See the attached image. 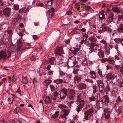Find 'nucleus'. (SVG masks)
Here are the masks:
<instances>
[{
  "label": "nucleus",
  "mask_w": 123,
  "mask_h": 123,
  "mask_svg": "<svg viewBox=\"0 0 123 123\" xmlns=\"http://www.w3.org/2000/svg\"><path fill=\"white\" fill-rule=\"evenodd\" d=\"M86 85L83 83H80L78 85V88L80 90H82L83 89H86Z\"/></svg>",
  "instance_id": "obj_17"
},
{
  "label": "nucleus",
  "mask_w": 123,
  "mask_h": 123,
  "mask_svg": "<svg viewBox=\"0 0 123 123\" xmlns=\"http://www.w3.org/2000/svg\"><path fill=\"white\" fill-rule=\"evenodd\" d=\"M108 16L106 20V24H108L113 21V18L114 16V14L112 13L110 10L108 9L105 11L104 12L103 11H101L99 14V17L100 19L102 20L105 18V14Z\"/></svg>",
  "instance_id": "obj_2"
},
{
  "label": "nucleus",
  "mask_w": 123,
  "mask_h": 123,
  "mask_svg": "<svg viewBox=\"0 0 123 123\" xmlns=\"http://www.w3.org/2000/svg\"><path fill=\"white\" fill-rule=\"evenodd\" d=\"M50 87L51 91H54L55 89V87L53 85H50Z\"/></svg>",
  "instance_id": "obj_50"
},
{
  "label": "nucleus",
  "mask_w": 123,
  "mask_h": 123,
  "mask_svg": "<svg viewBox=\"0 0 123 123\" xmlns=\"http://www.w3.org/2000/svg\"><path fill=\"white\" fill-rule=\"evenodd\" d=\"M12 32L11 30L5 31L4 35V37L8 39H11L12 35Z\"/></svg>",
  "instance_id": "obj_12"
},
{
  "label": "nucleus",
  "mask_w": 123,
  "mask_h": 123,
  "mask_svg": "<svg viewBox=\"0 0 123 123\" xmlns=\"http://www.w3.org/2000/svg\"><path fill=\"white\" fill-rule=\"evenodd\" d=\"M82 64L84 66H86L88 65V63L86 61H84L82 62Z\"/></svg>",
  "instance_id": "obj_51"
},
{
  "label": "nucleus",
  "mask_w": 123,
  "mask_h": 123,
  "mask_svg": "<svg viewBox=\"0 0 123 123\" xmlns=\"http://www.w3.org/2000/svg\"><path fill=\"white\" fill-rule=\"evenodd\" d=\"M107 61L109 63L112 65L114 64L115 63L114 58L111 56L109 57L108 58Z\"/></svg>",
  "instance_id": "obj_19"
},
{
  "label": "nucleus",
  "mask_w": 123,
  "mask_h": 123,
  "mask_svg": "<svg viewBox=\"0 0 123 123\" xmlns=\"http://www.w3.org/2000/svg\"><path fill=\"white\" fill-rule=\"evenodd\" d=\"M99 45H95L93 43H92L90 46L89 49L91 52H94L95 50L98 49Z\"/></svg>",
  "instance_id": "obj_10"
},
{
  "label": "nucleus",
  "mask_w": 123,
  "mask_h": 123,
  "mask_svg": "<svg viewBox=\"0 0 123 123\" xmlns=\"http://www.w3.org/2000/svg\"><path fill=\"white\" fill-rule=\"evenodd\" d=\"M105 53L107 55H109L110 54V49H108L106 47H105Z\"/></svg>",
  "instance_id": "obj_37"
},
{
  "label": "nucleus",
  "mask_w": 123,
  "mask_h": 123,
  "mask_svg": "<svg viewBox=\"0 0 123 123\" xmlns=\"http://www.w3.org/2000/svg\"><path fill=\"white\" fill-rule=\"evenodd\" d=\"M105 47H106L107 48H108L109 49H112L113 47V45H105Z\"/></svg>",
  "instance_id": "obj_53"
},
{
  "label": "nucleus",
  "mask_w": 123,
  "mask_h": 123,
  "mask_svg": "<svg viewBox=\"0 0 123 123\" xmlns=\"http://www.w3.org/2000/svg\"><path fill=\"white\" fill-rule=\"evenodd\" d=\"M104 102H103V100L102 99L98 100L97 101L96 105L98 106L100 108L102 107L103 105V103Z\"/></svg>",
  "instance_id": "obj_20"
},
{
  "label": "nucleus",
  "mask_w": 123,
  "mask_h": 123,
  "mask_svg": "<svg viewBox=\"0 0 123 123\" xmlns=\"http://www.w3.org/2000/svg\"><path fill=\"white\" fill-rule=\"evenodd\" d=\"M118 20L120 21L123 20V15H119L118 16Z\"/></svg>",
  "instance_id": "obj_47"
},
{
  "label": "nucleus",
  "mask_w": 123,
  "mask_h": 123,
  "mask_svg": "<svg viewBox=\"0 0 123 123\" xmlns=\"http://www.w3.org/2000/svg\"><path fill=\"white\" fill-rule=\"evenodd\" d=\"M93 93H95L96 92L98 91V89L97 87L95 85H94L93 87Z\"/></svg>",
  "instance_id": "obj_36"
},
{
  "label": "nucleus",
  "mask_w": 123,
  "mask_h": 123,
  "mask_svg": "<svg viewBox=\"0 0 123 123\" xmlns=\"http://www.w3.org/2000/svg\"><path fill=\"white\" fill-rule=\"evenodd\" d=\"M79 50V48H76L73 51L72 53L74 54V55H76L77 54V53Z\"/></svg>",
  "instance_id": "obj_34"
},
{
  "label": "nucleus",
  "mask_w": 123,
  "mask_h": 123,
  "mask_svg": "<svg viewBox=\"0 0 123 123\" xmlns=\"http://www.w3.org/2000/svg\"><path fill=\"white\" fill-rule=\"evenodd\" d=\"M76 58L75 57H72L71 58H70L69 60H71V59H74V60L73 61V62L74 63V65H75V64H76L77 63V61H76Z\"/></svg>",
  "instance_id": "obj_42"
},
{
  "label": "nucleus",
  "mask_w": 123,
  "mask_h": 123,
  "mask_svg": "<svg viewBox=\"0 0 123 123\" xmlns=\"http://www.w3.org/2000/svg\"><path fill=\"white\" fill-rule=\"evenodd\" d=\"M112 9L114 12L117 13L118 14L120 12V8L118 7H113Z\"/></svg>",
  "instance_id": "obj_24"
},
{
  "label": "nucleus",
  "mask_w": 123,
  "mask_h": 123,
  "mask_svg": "<svg viewBox=\"0 0 123 123\" xmlns=\"http://www.w3.org/2000/svg\"><path fill=\"white\" fill-rule=\"evenodd\" d=\"M123 105V102L121 100L120 96H119L116 100L115 105L121 106H122Z\"/></svg>",
  "instance_id": "obj_16"
},
{
  "label": "nucleus",
  "mask_w": 123,
  "mask_h": 123,
  "mask_svg": "<svg viewBox=\"0 0 123 123\" xmlns=\"http://www.w3.org/2000/svg\"><path fill=\"white\" fill-rule=\"evenodd\" d=\"M81 80L80 77L78 76H76L74 79V80L75 83H77L80 81Z\"/></svg>",
  "instance_id": "obj_28"
},
{
  "label": "nucleus",
  "mask_w": 123,
  "mask_h": 123,
  "mask_svg": "<svg viewBox=\"0 0 123 123\" xmlns=\"http://www.w3.org/2000/svg\"><path fill=\"white\" fill-rule=\"evenodd\" d=\"M117 30L118 32L121 33H123V24H121L118 26Z\"/></svg>",
  "instance_id": "obj_22"
},
{
  "label": "nucleus",
  "mask_w": 123,
  "mask_h": 123,
  "mask_svg": "<svg viewBox=\"0 0 123 123\" xmlns=\"http://www.w3.org/2000/svg\"><path fill=\"white\" fill-rule=\"evenodd\" d=\"M55 55H59L61 56H63L62 55L64 54L62 47H57L56 50L55 51Z\"/></svg>",
  "instance_id": "obj_5"
},
{
  "label": "nucleus",
  "mask_w": 123,
  "mask_h": 123,
  "mask_svg": "<svg viewBox=\"0 0 123 123\" xmlns=\"http://www.w3.org/2000/svg\"><path fill=\"white\" fill-rule=\"evenodd\" d=\"M114 40L117 43H121L123 41V40L121 38H117L114 39Z\"/></svg>",
  "instance_id": "obj_31"
},
{
  "label": "nucleus",
  "mask_w": 123,
  "mask_h": 123,
  "mask_svg": "<svg viewBox=\"0 0 123 123\" xmlns=\"http://www.w3.org/2000/svg\"><path fill=\"white\" fill-rule=\"evenodd\" d=\"M68 89L64 88L61 91L60 94V98L62 99L65 98L68 95Z\"/></svg>",
  "instance_id": "obj_6"
},
{
  "label": "nucleus",
  "mask_w": 123,
  "mask_h": 123,
  "mask_svg": "<svg viewBox=\"0 0 123 123\" xmlns=\"http://www.w3.org/2000/svg\"><path fill=\"white\" fill-rule=\"evenodd\" d=\"M68 95L70 99L72 100L74 99L75 94V91L74 90L68 89Z\"/></svg>",
  "instance_id": "obj_11"
},
{
  "label": "nucleus",
  "mask_w": 123,
  "mask_h": 123,
  "mask_svg": "<svg viewBox=\"0 0 123 123\" xmlns=\"http://www.w3.org/2000/svg\"><path fill=\"white\" fill-rule=\"evenodd\" d=\"M17 50L18 51L20 49L22 45V43L21 40L19 39L17 42Z\"/></svg>",
  "instance_id": "obj_18"
},
{
  "label": "nucleus",
  "mask_w": 123,
  "mask_h": 123,
  "mask_svg": "<svg viewBox=\"0 0 123 123\" xmlns=\"http://www.w3.org/2000/svg\"><path fill=\"white\" fill-rule=\"evenodd\" d=\"M54 94L55 96L57 97L59 95V94L57 92H55L54 93Z\"/></svg>",
  "instance_id": "obj_63"
},
{
  "label": "nucleus",
  "mask_w": 123,
  "mask_h": 123,
  "mask_svg": "<svg viewBox=\"0 0 123 123\" xmlns=\"http://www.w3.org/2000/svg\"><path fill=\"white\" fill-rule=\"evenodd\" d=\"M8 79L9 80V82L12 83L15 82V79L14 78V76H13L12 77H8Z\"/></svg>",
  "instance_id": "obj_27"
},
{
  "label": "nucleus",
  "mask_w": 123,
  "mask_h": 123,
  "mask_svg": "<svg viewBox=\"0 0 123 123\" xmlns=\"http://www.w3.org/2000/svg\"><path fill=\"white\" fill-rule=\"evenodd\" d=\"M105 118L106 119L110 118V115L112 112L111 110L108 108H105L104 110Z\"/></svg>",
  "instance_id": "obj_4"
},
{
  "label": "nucleus",
  "mask_w": 123,
  "mask_h": 123,
  "mask_svg": "<svg viewBox=\"0 0 123 123\" xmlns=\"http://www.w3.org/2000/svg\"><path fill=\"white\" fill-rule=\"evenodd\" d=\"M66 15H68L70 16H71L72 14V12H71V11H68L66 14Z\"/></svg>",
  "instance_id": "obj_55"
},
{
  "label": "nucleus",
  "mask_w": 123,
  "mask_h": 123,
  "mask_svg": "<svg viewBox=\"0 0 123 123\" xmlns=\"http://www.w3.org/2000/svg\"><path fill=\"white\" fill-rule=\"evenodd\" d=\"M77 101L79 102H80V100H82L81 95L80 94L78 95L77 97Z\"/></svg>",
  "instance_id": "obj_40"
},
{
  "label": "nucleus",
  "mask_w": 123,
  "mask_h": 123,
  "mask_svg": "<svg viewBox=\"0 0 123 123\" xmlns=\"http://www.w3.org/2000/svg\"><path fill=\"white\" fill-rule=\"evenodd\" d=\"M89 99L90 101H95L96 100V98L94 96H92L89 98Z\"/></svg>",
  "instance_id": "obj_45"
},
{
  "label": "nucleus",
  "mask_w": 123,
  "mask_h": 123,
  "mask_svg": "<svg viewBox=\"0 0 123 123\" xmlns=\"http://www.w3.org/2000/svg\"><path fill=\"white\" fill-rule=\"evenodd\" d=\"M109 98L107 95H105L104 97L103 98L101 99L103 100V102L104 101L105 102V103H108L109 102Z\"/></svg>",
  "instance_id": "obj_25"
},
{
  "label": "nucleus",
  "mask_w": 123,
  "mask_h": 123,
  "mask_svg": "<svg viewBox=\"0 0 123 123\" xmlns=\"http://www.w3.org/2000/svg\"><path fill=\"white\" fill-rule=\"evenodd\" d=\"M88 39L91 41L93 42H95L97 41L96 39L94 37L92 36L89 38Z\"/></svg>",
  "instance_id": "obj_33"
},
{
  "label": "nucleus",
  "mask_w": 123,
  "mask_h": 123,
  "mask_svg": "<svg viewBox=\"0 0 123 123\" xmlns=\"http://www.w3.org/2000/svg\"><path fill=\"white\" fill-rule=\"evenodd\" d=\"M48 74L49 75H52L53 72L52 71H50L48 72Z\"/></svg>",
  "instance_id": "obj_60"
},
{
  "label": "nucleus",
  "mask_w": 123,
  "mask_h": 123,
  "mask_svg": "<svg viewBox=\"0 0 123 123\" xmlns=\"http://www.w3.org/2000/svg\"><path fill=\"white\" fill-rule=\"evenodd\" d=\"M107 24L104 23L102 25V30L105 31L111 32V29L107 25Z\"/></svg>",
  "instance_id": "obj_14"
},
{
  "label": "nucleus",
  "mask_w": 123,
  "mask_h": 123,
  "mask_svg": "<svg viewBox=\"0 0 123 123\" xmlns=\"http://www.w3.org/2000/svg\"><path fill=\"white\" fill-rule=\"evenodd\" d=\"M119 83L120 84V87H123V81L122 82H119Z\"/></svg>",
  "instance_id": "obj_64"
},
{
  "label": "nucleus",
  "mask_w": 123,
  "mask_h": 123,
  "mask_svg": "<svg viewBox=\"0 0 123 123\" xmlns=\"http://www.w3.org/2000/svg\"><path fill=\"white\" fill-rule=\"evenodd\" d=\"M59 106L60 108L62 109L66 108H67L66 105L61 104H59Z\"/></svg>",
  "instance_id": "obj_44"
},
{
  "label": "nucleus",
  "mask_w": 123,
  "mask_h": 123,
  "mask_svg": "<svg viewBox=\"0 0 123 123\" xmlns=\"http://www.w3.org/2000/svg\"><path fill=\"white\" fill-rule=\"evenodd\" d=\"M56 59L54 57H52L49 59L48 60H46V62L47 64H49L50 65H53Z\"/></svg>",
  "instance_id": "obj_15"
},
{
  "label": "nucleus",
  "mask_w": 123,
  "mask_h": 123,
  "mask_svg": "<svg viewBox=\"0 0 123 123\" xmlns=\"http://www.w3.org/2000/svg\"><path fill=\"white\" fill-rule=\"evenodd\" d=\"M114 76L111 73H109L107 76V78L108 79L112 80Z\"/></svg>",
  "instance_id": "obj_32"
},
{
  "label": "nucleus",
  "mask_w": 123,
  "mask_h": 123,
  "mask_svg": "<svg viewBox=\"0 0 123 123\" xmlns=\"http://www.w3.org/2000/svg\"><path fill=\"white\" fill-rule=\"evenodd\" d=\"M15 50L12 49L11 50H9L7 52V55L6 52L4 51H2L0 53V58H5L6 57L8 58H9L11 57V55L12 54H14L15 53Z\"/></svg>",
  "instance_id": "obj_3"
},
{
  "label": "nucleus",
  "mask_w": 123,
  "mask_h": 123,
  "mask_svg": "<svg viewBox=\"0 0 123 123\" xmlns=\"http://www.w3.org/2000/svg\"><path fill=\"white\" fill-rule=\"evenodd\" d=\"M79 67L78 65H76L74 67V70L73 71V73L74 74H76L78 73V72L79 70L78 68Z\"/></svg>",
  "instance_id": "obj_29"
},
{
  "label": "nucleus",
  "mask_w": 123,
  "mask_h": 123,
  "mask_svg": "<svg viewBox=\"0 0 123 123\" xmlns=\"http://www.w3.org/2000/svg\"><path fill=\"white\" fill-rule=\"evenodd\" d=\"M120 72L123 74V66H121L120 68Z\"/></svg>",
  "instance_id": "obj_58"
},
{
  "label": "nucleus",
  "mask_w": 123,
  "mask_h": 123,
  "mask_svg": "<svg viewBox=\"0 0 123 123\" xmlns=\"http://www.w3.org/2000/svg\"><path fill=\"white\" fill-rule=\"evenodd\" d=\"M68 78L67 77H64L63 80L62 79H59L56 80L55 81H54L57 84H59L61 83H67V80Z\"/></svg>",
  "instance_id": "obj_13"
},
{
  "label": "nucleus",
  "mask_w": 123,
  "mask_h": 123,
  "mask_svg": "<svg viewBox=\"0 0 123 123\" xmlns=\"http://www.w3.org/2000/svg\"><path fill=\"white\" fill-rule=\"evenodd\" d=\"M28 80L25 78H23L22 80V82L23 83L26 84L28 82Z\"/></svg>",
  "instance_id": "obj_41"
},
{
  "label": "nucleus",
  "mask_w": 123,
  "mask_h": 123,
  "mask_svg": "<svg viewBox=\"0 0 123 123\" xmlns=\"http://www.w3.org/2000/svg\"><path fill=\"white\" fill-rule=\"evenodd\" d=\"M101 42L105 45L106 44V41L104 40H102L101 41Z\"/></svg>",
  "instance_id": "obj_59"
},
{
  "label": "nucleus",
  "mask_w": 123,
  "mask_h": 123,
  "mask_svg": "<svg viewBox=\"0 0 123 123\" xmlns=\"http://www.w3.org/2000/svg\"><path fill=\"white\" fill-rule=\"evenodd\" d=\"M85 6L83 5L82 4H81L80 5V8L81 10H82V9L84 8H85Z\"/></svg>",
  "instance_id": "obj_61"
},
{
  "label": "nucleus",
  "mask_w": 123,
  "mask_h": 123,
  "mask_svg": "<svg viewBox=\"0 0 123 123\" xmlns=\"http://www.w3.org/2000/svg\"><path fill=\"white\" fill-rule=\"evenodd\" d=\"M77 108V111L78 113L80 111V109L83 108L84 109H87L88 110L84 112L85 116L83 118L84 121L88 120L89 118L92 119L93 118V114L94 111L93 105L90 102H86L85 103L83 100H80Z\"/></svg>",
  "instance_id": "obj_1"
},
{
  "label": "nucleus",
  "mask_w": 123,
  "mask_h": 123,
  "mask_svg": "<svg viewBox=\"0 0 123 123\" xmlns=\"http://www.w3.org/2000/svg\"><path fill=\"white\" fill-rule=\"evenodd\" d=\"M117 76H114L112 80H111L112 81V83L113 84H115V83L116 82L117 80Z\"/></svg>",
  "instance_id": "obj_46"
},
{
  "label": "nucleus",
  "mask_w": 123,
  "mask_h": 123,
  "mask_svg": "<svg viewBox=\"0 0 123 123\" xmlns=\"http://www.w3.org/2000/svg\"><path fill=\"white\" fill-rule=\"evenodd\" d=\"M25 9L24 8H22L20 9L19 11V12L20 13H22L25 11Z\"/></svg>",
  "instance_id": "obj_54"
},
{
  "label": "nucleus",
  "mask_w": 123,
  "mask_h": 123,
  "mask_svg": "<svg viewBox=\"0 0 123 123\" xmlns=\"http://www.w3.org/2000/svg\"><path fill=\"white\" fill-rule=\"evenodd\" d=\"M14 20L18 23H19L21 22V19L20 18H17Z\"/></svg>",
  "instance_id": "obj_49"
},
{
  "label": "nucleus",
  "mask_w": 123,
  "mask_h": 123,
  "mask_svg": "<svg viewBox=\"0 0 123 123\" xmlns=\"http://www.w3.org/2000/svg\"><path fill=\"white\" fill-rule=\"evenodd\" d=\"M90 73L91 75L90 77L91 79H95L96 78V74L94 71H91Z\"/></svg>",
  "instance_id": "obj_26"
},
{
  "label": "nucleus",
  "mask_w": 123,
  "mask_h": 123,
  "mask_svg": "<svg viewBox=\"0 0 123 123\" xmlns=\"http://www.w3.org/2000/svg\"><path fill=\"white\" fill-rule=\"evenodd\" d=\"M98 74L100 76V77H101V78H103V75H102V71L100 70V69H98Z\"/></svg>",
  "instance_id": "obj_43"
},
{
  "label": "nucleus",
  "mask_w": 123,
  "mask_h": 123,
  "mask_svg": "<svg viewBox=\"0 0 123 123\" xmlns=\"http://www.w3.org/2000/svg\"><path fill=\"white\" fill-rule=\"evenodd\" d=\"M69 111L67 110L63 109L61 112L60 116L59 117L60 119L65 118L66 116H68L69 114Z\"/></svg>",
  "instance_id": "obj_8"
},
{
  "label": "nucleus",
  "mask_w": 123,
  "mask_h": 123,
  "mask_svg": "<svg viewBox=\"0 0 123 123\" xmlns=\"http://www.w3.org/2000/svg\"><path fill=\"white\" fill-rule=\"evenodd\" d=\"M37 5L38 6H43V4L42 3H38L37 4Z\"/></svg>",
  "instance_id": "obj_62"
},
{
  "label": "nucleus",
  "mask_w": 123,
  "mask_h": 123,
  "mask_svg": "<svg viewBox=\"0 0 123 123\" xmlns=\"http://www.w3.org/2000/svg\"><path fill=\"white\" fill-rule=\"evenodd\" d=\"M80 5H79V4L77 3L76 5V7L77 8V9L78 10L80 9Z\"/></svg>",
  "instance_id": "obj_57"
},
{
  "label": "nucleus",
  "mask_w": 123,
  "mask_h": 123,
  "mask_svg": "<svg viewBox=\"0 0 123 123\" xmlns=\"http://www.w3.org/2000/svg\"><path fill=\"white\" fill-rule=\"evenodd\" d=\"M60 75L61 76H64L65 75V73L62 71H60L59 72Z\"/></svg>",
  "instance_id": "obj_52"
},
{
  "label": "nucleus",
  "mask_w": 123,
  "mask_h": 123,
  "mask_svg": "<svg viewBox=\"0 0 123 123\" xmlns=\"http://www.w3.org/2000/svg\"><path fill=\"white\" fill-rule=\"evenodd\" d=\"M59 112L57 111L55 112V114L52 116V118H55L57 117L59 115Z\"/></svg>",
  "instance_id": "obj_35"
},
{
  "label": "nucleus",
  "mask_w": 123,
  "mask_h": 123,
  "mask_svg": "<svg viewBox=\"0 0 123 123\" xmlns=\"http://www.w3.org/2000/svg\"><path fill=\"white\" fill-rule=\"evenodd\" d=\"M14 9L16 10H18L19 9V6L18 5L15 4L14 5Z\"/></svg>",
  "instance_id": "obj_48"
},
{
  "label": "nucleus",
  "mask_w": 123,
  "mask_h": 123,
  "mask_svg": "<svg viewBox=\"0 0 123 123\" xmlns=\"http://www.w3.org/2000/svg\"><path fill=\"white\" fill-rule=\"evenodd\" d=\"M13 97H12L11 98H9L8 99V101L9 103L12 104L13 103Z\"/></svg>",
  "instance_id": "obj_39"
},
{
  "label": "nucleus",
  "mask_w": 123,
  "mask_h": 123,
  "mask_svg": "<svg viewBox=\"0 0 123 123\" xmlns=\"http://www.w3.org/2000/svg\"><path fill=\"white\" fill-rule=\"evenodd\" d=\"M52 1L51 0H49L47 2V3L46 4V6H45L46 8H50V6L51 5Z\"/></svg>",
  "instance_id": "obj_30"
},
{
  "label": "nucleus",
  "mask_w": 123,
  "mask_h": 123,
  "mask_svg": "<svg viewBox=\"0 0 123 123\" xmlns=\"http://www.w3.org/2000/svg\"><path fill=\"white\" fill-rule=\"evenodd\" d=\"M45 102L46 103H49L50 102V100L49 96H47V97L45 100Z\"/></svg>",
  "instance_id": "obj_38"
},
{
  "label": "nucleus",
  "mask_w": 123,
  "mask_h": 123,
  "mask_svg": "<svg viewBox=\"0 0 123 123\" xmlns=\"http://www.w3.org/2000/svg\"><path fill=\"white\" fill-rule=\"evenodd\" d=\"M99 91L101 93H102L103 92V90L104 87V85L103 81L101 80H98L97 81Z\"/></svg>",
  "instance_id": "obj_7"
},
{
  "label": "nucleus",
  "mask_w": 123,
  "mask_h": 123,
  "mask_svg": "<svg viewBox=\"0 0 123 123\" xmlns=\"http://www.w3.org/2000/svg\"><path fill=\"white\" fill-rule=\"evenodd\" d=\"M54 8L51 7V8L49 10V17H52L54 15Z\"/></svg>",
  "instance_id": "obj_23"
},
{
  "label": "nucleus",
  "mask_w": 123,
  "mask_h": 123,
  "mask_svg": "<svg viewBox=\"0 0 123 123\" xmlns=\"http://www.w3.org/2000/svg\"><path fill=\"white\" fill-rule=\"evenodd\" d=\"M98 50L99 51L98 54L100 58H103L104 57V52L102 50L98 49Z\"/></svg>",
  "instance_id": "obj_21"
},
{
  "label": "nucleus",
  "mask_w": 123,
  "mask_h": 123,
  "mask_svg": "<svg viewBox=\"0 0 123 123\" xmlns=\"http://www.w3.org/2000/svg\"><path fill=\"white\" fill-rule=\"evenodd\" d=\"M107 61V59L106 58H104L102 59L101 60V61L102 63H104L106 62Z\"/></svg>",
  "instance_id": "obj_56"
},
{
  "label": "nucleus",
  "mask_w": 123,
  "mask_h": 123,
  "mask_svg": "<svg viewBox=\"0 0 123 123\" xmlns=\"http://www.w3.org/2000/svg\"><path fill=\"white\" fill-rule=\"evenodd\" d=\"M4 13V15L6 17H8L10 15L11 12V9L10 8L6 7L3 10Z\"/></svg>",
  "instance_id": "obj_9"
}]
</instances>
